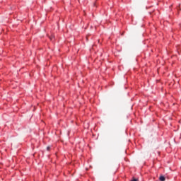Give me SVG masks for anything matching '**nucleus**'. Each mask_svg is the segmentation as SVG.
<instances>
[{"label":"nucleus","mask_w":181,"mask_h":181,"mask_svg":"<svg viewBox=\"0 0 181 181\" xmlns=\"http://www.w3.org/2000/svg\"><path fill=\"white\" fill-rule=\"evenodd\" d=\"M50 40L54 41V36L52 35L51 37H49Z\"/></svg>","instance_id":"obj_2"},{"label":"nucleus","mask_w":181,"mask_h":181,"mask_svg":"<svg viewBox=\"0 0 181 181\" xmlns=\"http://www.w3.org/2000/svg\"><path fill=\"white\" fill-rule=\"evenodd\" d=\"M159 180H160V181H165V180H166V178H165V176L161 175V176H160V177H159Z\"/></svg>","instance_id":"obj_1"},{"label":"nucleus","mask_w":181,"mask_h":181,"mask_svg":"<svg viewBox=\"0 0 181 181\" xmlns=\"http://www.w3.org/2000/svg\"><path fill=\"white\" fill-rule=\"evenodd\" d=\"M47 151H50V147L48 146V147L47 148Z\"/></svg>","instance_id":"obj_4"},{"label":"nucleus","mask_w":181,"mask_h":181,"mask_svg":"<svg viewBox=\"0 0 181 181\" xmlns=\"http://www.w3.org/2000/svg\"><path fill=\"white\" fill-rule=\"evenodd\" d=\"M132 181H138V179L133 178Z\"/></svg>","instance_id":"obj_3"}]
</instances>
